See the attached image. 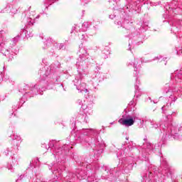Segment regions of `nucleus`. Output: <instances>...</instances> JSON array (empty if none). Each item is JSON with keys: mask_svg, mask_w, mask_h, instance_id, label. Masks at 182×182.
<instances>
[{"mask_svg": "<svg viewBox=\"0 0 182 182\" xmlns=\"http://www.w3.org/2000/svg\"><path fill=\"white\" fill-rule=\"evenodd\" d=\"M21 41V37L17 36L14 37L11 41H8V39L4 38L3 41L0 43V53H2L4 56H9V50H11L14 53H15V46H16V43H18ZM6 45H10L8 48L9 49L5 48Z\"/></svg>", "mask_w": 182, "mask_h": 182, "instance_id": "f257e3e1", "label": "nucleus"}, {"mask_svg": "<svg viewBox=\"0 0 182 182\" xmlns=\"http://www.w3.org/2000/svg\"><path fill=\"white\" fill-rule=\"evenodd\" d=\"M136 121V117H132L128 114L122 115V118L119 119L118 123L122 126H126V127H130L134 124Z\"/></svg>", "mask_w": 182, "mask_h": 182, "instance_id": "f03ea898", "label": "nucleus"}, {"mask_svg": "<svg viewBox=\"0 0 182 182\" xmlns=\"http://www.w3.org/2000/svg\"><path fill=\"white\" fill-rule=\"evenodd\" d=\"M78 58L77 61V65L78 66H81L83 65V62L86 60L87 59H89V54L87 53V50H86L83 47H80V49L78 50Z\"/></svg>", "mask_w": 182, "mask_h": 182, "instance_id": "7ed1b4c3", "label": "nucleus"}, {"mask_svg": "<svg viewBox=\"0 0 182 182\" xmlns=\"http://www.w3.org/2000/svg\"><path fill=\"white\" fill-rule=\"evenodd\" d=\"M90 113H92V105H90L88 102L84 101L81 106L80 114L85 118L86 123H87L86 117L87 114H90Z\"/></svg>", "mask_w": 182, "mask_h": 182, "instance_id": "20e7f679", "label": "nucleus"}, {"mask_svg": "<svg viewBox=\"0 0 182 182\" xmlns=\"http://www.w3.org/2000/svg\"><path fill=\"white\" fill-rule=\"evenodd\" d=\"M115 25L118 26V28H125V29H130L133 25V22L129 21V19L124 18V22L115 21Z\"/></svg>", "mask_w": 182, "mask_h": 182, "instance_id": "39448f33", "label": "nucleus"}, {"mask_svg": "<svg viewBox=\"0 0 182 182\" xmlns=\"http://www.w3.org/2000/svg\"><path fill=\"white\" fill-rule=\"evenodd\" d=\"M76 81L77 83H75L74 85L76 86V89L78 90L80 93H82V92H85V93L89 92V90L86 89V83L82 82L81 80H76Z\"/></svg>", "mask_w": 182, "mask_h": 182, "instance_id": "423d86ee", "label": "nucleus"}, {"mask_svg": "<svg viewBox=\"0 0 182 182\" xmlns=\"http://www.w3.org/2000/svg\"><path fill=\"white\" fill-rule=\"evenodd\" d=\"M173 90V82L166 83L162 89V93L167 95V93Z\"/></svg>", "mask_w": 182, "mask_h": 182, "instance_id": "0eeeda50", "label": "nucleus"}, {"mask_svg": "<svg viewBox=\"0 0 182 182\" xmlns=\"http://www.w3.org/2000/svg\"><path fill=\"white\" fill-rule=\"evenodd\" d=\"M89 28V22H84L82 25V28L79 29V26H75L74 27L75 31L76 32H86Z\"/></svg>", "mask_w": 182, "mask_h": 182, "instance_id": "6e6552de", "label": "nucleus"}, {"mask_svg": "<svg viewBox=\"0 0 182 182\" xmlns=\"http://www.w3.org/2000/svg\"><path fill=\"white\" fill-rule=\"evenodd\" d=\"M137 63H139V60H137L136 58H134V61L128 63V66L130 65H133L134 68V72H136V73H137V72L140 70V67H137Z\"/></svg>", "mask_w": 182, "mask_h": 182, "instance_id": "1a4fd4ad", "label": "nucleus"}, {"mask_svg": "<svg viewBox=\"0 0 182 182\" xmlns=\"http://www.w3.org/2000/svg\"><path fill=\"white\" fill-rule=\"evenodd\" d=\"M102 54L104 55V58L106 59L109 55H110V48L106 47L103 50H102Z\"/></svg>", "mask_w": 182, "mask_h": 182, "instance_id": "9d476101", "label": "nucleus"}, {"mask_svg": "<svg viewBox=\"0 0 182 182\" xmlns=\"http://www.w3.org/2000/svg\"><path fill=\"white\" fill-rule=\"evenodd\" d=\"M58 0H44L43 4L46 6V8H48L49 5H52V4H55Z\"/></svg>", "mask_w": 182, "mask_h": 182, "instance_id": "9b49d317", "label": "nucleus"}, {"mask_svg": "<svg viewBox=\"0 0 182 182\" xmlns=\"http://www.w3.org/2000/svg\"><path fill=\"white\" fill-rule=\"evenodd\" d=\"M56 49H58V50H65L66 49V46L63 43H58L56 45Z\"/></svg>", "mask_w": 182, "mask_h": 182, "instance_id": "f8f14e48", "label": "nucleus"}, {"mask_svg": "<svg viewBox=\"0 0 182 182\" xmlns=\"http://www.w3.org/2000/svg\"><path fill=\"white\" fill-rule=\"evenodd\" d=\"M9 8H11V9L10 10L11 14H18V9H17L16 6L9 5Z\"/></svg>", "mask_w": 182, "mask_h": 182, "instance_id": "ddd939ff", "label": "nucleus"}, {"mask_svg": "<svg viewBox=\"0 0 182 182\" xmlns=\"http://www.w3.org/2000/svg\"><path fill=\"white\" fill-rule=\"evenodd\" d=\"M11 137L13 140H17L18 141H21V136L17 135V134L11 135Z\"/></svg>", "mask_w": 182, "mask_h": 182, "instance_id": "4468645a", "label": "nucleus"}, {"mask_svg": "<svg viewBox=\"0 0 182 182\" xmlns=\"http://www.w3.org/2000/svg\"><path fill=\"white\" fill-rule=\"evenodd\" d=\"M151 124L154 129H159L160 124H157L155 121H151Z\"/></svg>", "mask_w": 182, "mask_h": 182, "instance_id": "2eb2a0df", "label": "nucleus"}, {"mask_svg": "<svg viewBox=\"0 0 182 182\" xmlns=\"http://www.w3.org/2000/svg\"><path fill=\"white\" fill-rule=\"evenodd\" d=\"M33 23H35V20L32 18H28L27 25L29 26H33Z\"/></svg>", "mask_w": 182, "mask_h": 182, "instance_id": "dca6fc26", "label": "nucleus"}, {"mask_svg": "<svg viewBox=\"0 0 182 182\" xmlns=\"http://www.w3.org/2000/svg\"><path fill=\"white\" fill-rule=\"evenodd\" d=\"M87 36L86 34H82L81 36V37H80V38L81 39V41H87Z\"/></svg>", "mask_w": 182, "mask_h": 182, "instance_id": "f3484780", "label": "nucleus"}, {"mask_svg": "<svg viewBox=\"0 0 182 182\" xmlns=\"http://www.w3.org/2000/svg\"><path fill=\"white\" fill-rule=\"evenodd\" d=\"M176 79H180V82H181L182 79V71H180L176 75Z\"/></svg>", "mask_w": 182, "mask_h": 182, "instance_id": "a211bd4d", "label": "nucleus"}, {"mask_svg": "<svg viewBox=\"0 0 182 182\" xmlns=\"http://www.w3.org/2000/svg\"><path fill=\"white\" fill-rule=\"evenodd\" d=\"M26 36L27 37V38H31V37H32V36H33V34H32V33H29L27 31H26Z\"/></svg>", "mask_w": 182, "mask_h": 182, "instance_id": "6ab92c4d", "label": "nucleus"}, {"mask_svg": "<svg viewBox=\"0 0 182 182\" xmlns=\"http://www.w3.org/2000/svg\"><path fill=\"white\" fill-rule=\"evenodd\" d=\"M140 92V90H139V85H135V95H137Z\"/></svg>", "mask_w": 182, "mask_h": 182, "instance_id": "aec40b11", "label": "nucleus"}, {"mask_svg": "<svg viewBox=\"0 0 182 182\" xmlns=\"http://www.w3.org/2000/svg\"><path fill=\"white\" fill-rule=\"evenodd\" d=\"M167 107H168V105H166H166H164V106L161 107V110H162L163 113H164V110H167V108H166Z\"/></svg>", "mask_w": 182, "mask_h": 182, "instance_id": "412c9836", "label": "nucleus"}, {"mask_svg": "<svg viewBox=\"0 0 182 182\" xmlns=\"http://www.w3.org/2000/svg\"><path fill=\"white\" fill-rule=\"evenodd\" d=\"M146 144L147 149H152L151 144L150 142H147Z\"/></svg>", "mask_w": 182, "mask_h": 182, "instance_id": "4be33fe9", "label": "nucleus"}, {"mask_svg": "<svg viewBox=\"0 0 182 182\" xmlns=\"http://www.w3.org/2000/svg\"><path fill=\"white\" fill-rule=\"evenodd\" d=\"M114 18H116V16H114L113 14L109 15V18L110 19H114Z\"/></svg>", "mask_w": 182, "mask_h": 182, "instance_id": "5701e85b", "label": "nucleus"}, {"mask_svg": "<svg viewBox=\"0 0 182 182\" xmlns=\"http://www.w3.org/2000/svg\"><path fill=\"white\" fill-rule=\"evenodd\" d=\"M157 59H161V55H159V56H157V57H155L154 58V60H157Z\"/></svg>", "mask_w": 182, "mask_h": 182, "instance_id": "b1692460", "label": "nucleus"}, {"mask_svg": "<svg viewBox=\"0 0 182 182\" xmlns=\"http://www.w3.org/2000/svg\"><path fill=\"white\" fill-rule=\"evenodd\" d=\"M129 106H133L134 105V101L132 100L129 103Z\"/></svg>", "mask_w": 182, "mask_h": 182, "instance_id": "393cba45", "label": "nucleus"}, {"mask_svg": "<svg viewBox=\"0 0 182 182\" xmlns=\"http://www.w3.org/2000/svg\"><path fill=\"white\" fill-rule=\"evenodd\" d=\"M82 4H87L90 0H81Z\"/></svg>", "mask_w": 182, "mask_h": 182, "instance_id": "a878e982", "label": "nucleus"}, {"mask_svg": "<svg viewBox=\"0 0 182 182\" xmlns=\"http://www.w3.org/2000/svg\"><path fill=\"white\" fill-rule=\"evenodd\" d=\"M9 170H11V172H14V169H12V166L10 165L9 166H8Z\"/></svg>", "mask_w": 182, "mask_h": 182, "instance_id": "bb28decb", "label": "nucleus"}, {"mask_svg": "<svg viewBox=\"0 0 182 182\" xmlns=\"http://www.w3.org/2000/svg\"><path fill=\"white\" fill-rule=\"evenodd\" d=\"M46 45H50V41H49V40H48V41H46Z\"/></svg>", "mask_w": 182, "mask_h": 182, "instance_id": "cd10ccee", "label": "nucleus"}, {"mask_svg": "<svg viewBox=\"0 0 182 182\" xmlns=\"http://www.w3.org/2000/svg\"><path fill=\"white\" fill-rule=\"evenodd\" d=\"M26 90V89H29V85H26V88H25Z\"/></svg>", "mask_w": 182, "mask_h": 182, "instance_id": "c85d7f7f", "label": "nucleus"}, {"mask_svg": "<svg viewBox=\"0 0 182 182\" xmlns=\"http://www.w3.org/2000/svg\"><path fill=\"white\" fill-rule=\"evenodd\" d=\"M176 100H177V97L173 98V102H176Z\"/></svg>", "mask_w": 182, "mask_h": 182, "instance_id": "c756f323", "label": "nucleus"}, {"mask_svg": "<svg viewBox=\"0 0 182 182\" xmlns=\"http://www.w3.org/2000/svg\"><path fill=\"white\" fill-rule=\"evenodd\" d=\"M82 15H85V10L82 11Z\"/></svg>", "mask_w": 182, "mask_h": 182, "instance_id": "7c9ffc66", "label": "nucleus"}, {"mask_svg": "<svg viewBox=\"0 0 182 182\" xmlns=\"http://www.w3.org/2000/svg\"><path fill=\"white\" fill-rule=\"evenodd\" d=\"M169 99H173V97H171V95L169 97Z\"/></svg>", "mask_w": 182, "mask_h": 182, "instance_id": "2f4dec72", "label": "nucleus"}, {"mask_svg": "<svg viewBox=\"0 0 182 182\" xmlns=\"http://www.w3.org/2000/svg\"><path fill=\"white\" fill-rule=\"evenodd\" d=\"M56 154H59V151H55Z\"/></svg>", "mask_w": 182, "mask_h": 182, "instance_id": "473e14b6", "label": "nucleus"}, {"mask_svg": "<svg viewBox=\"0 0 182 182\" xmlns=\"http://www.w3.org/2000/svg\"><path fill=\"white\" fill-rule=\"evenodd\" d=\"M129 50H132V48H129Z\"/></svg>", "mask_w": 182, "mask_h": 182, "instance_id": "72a5a7b5", "label": "nucleus"}, {"mask_svg": "<svg viewBox=\"0 0 182 182\" xmlns=\"http://www.w3.org/2000/svg\"><path fill=\"white\" fill-rule=\"evenodd\" d=\"M126 139H127V140H129V137H127Z\"/></svg>", "mask_w": 182, "mask_h": 182, "instance_id": "f704fd0d", "label": "nucleus"}, {"mask_svg": "<svg viewBox=\"0 0 182 182\" xmlns=\"http://www.w3.org/2000/svg\"><path fill=\"white\" fill-rule=\"evenodd\" d=\"M144 140H147V139H144Z\"/></svg>", "mask_w": 182, "mask_h": 182, "instance_id": "c9c22d12", "label": "nucleus"}, {"mask_svg": "<svg viewBox=\"0 0 182 182\" xmlns=\"http://www.w3.org/2000/svg\"><path fill=\"white\" fill-rule=\"evenodd\" d=\"M49 146H52V145H50V144H49Z\"/></svg>", "mask_w": 182, "mask_h": 182, "instance_id": "e433bc0d", "label": "nucleus"}]
</instances>
